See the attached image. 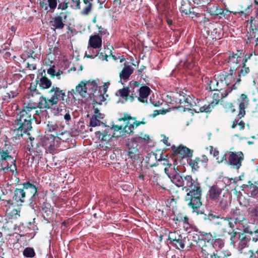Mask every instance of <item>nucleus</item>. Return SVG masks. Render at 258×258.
Segmentation results:
<instances>
[{
  "label": "nucleus",
  "instance_id": "f257e3e1",
  "mask_svg": "<svg viewBox=\"0 0 258 258\" xmlns=\"http://www.w3.org/2000/svg\"><path fill=\"white\" fill-rule=\"evenodd\" d=\"M176 185L182 187L186 192L184 201L187 206L194 212L199 209L202 205L201 183L197 178H193L191 175H177L174 177Z\"/></svg>",
  "mask_w": 258,
  "mask_h": 258
},
{
  "label": "nucleus",
  "instance_id": "f03ea898",
  "mask_svg": "<svg viewBox=\"0 0 258 258\" xmlns=\"http://www.w3.org/2000/svg\"><path fill=\"white\" fill-rule=\"evenodd\" d=\"M28 108L23 107V108L19 112L18 115L19 116L15 121L14 124V132L16 136L18 137H22L23 135L27 134L29 131L32 129V117L30 112Z\"/></svg>",
  "mask_w": 258,
  "mask_h": 258
},
{
  "label": "nucleus",
  "instance_id": "7ed1b4c3",
  "mask_svg": "<svg viewBox=\"0 0 258 258\" xmlns=\"http://www.w3.org/2000/svg\"><path fill=\"white\" fill-rule=\"evenodd\" d=\"M150 139L148 135H144L143 133L138 134L135 137L128 141L127 155L132 161L140 160V152L138 148V143L148 141Z\"/></svg>",
  "mask_w": 258,
  "mask_h": 258
},
{
  "label": "nucleus",
  "instance_id": "20e7f679",
  "mask_svg": "<svg viewBox=\"0 0 258 258\" xmlns=\"http://www.w3.org/2000/svg\"><path fill=\"white\" fill-rule=\"evenodd\" d=\"M34 91L29 96L28 101L24 103L23 107L32 110L33 109L39 108L40 109H48V105L46 104V97L38 92L34 86Z\"/></svg>",
  "mask_w": 258,
  "mask_h": 258
},
{
  "label": "nucleus",
  "instance_id": "39448f33",
  "mask_svg": "<svg viewBox=\"0 0 258 258\" xmlns=\"http://www.w3.org/2000/svg\"><path fill=\"white\" fill-rule=\"evenodd\" d=\"M48 94L49 96L47 98H46V104L49 106L48 109H51L53 105H57L61 99L63 100V97L65 96V92L63 90L54 86L48 91Z\"/></svg>",
  "mask_w": 258,
  "mask_h": 258
},
{
  "label": "nucleus",
  "instance_id": "423d86ee",
  "mask_svg": "<svg viewBox=\"0 0 258 258\" xmlns=\"http://www.w3.org/2000/svg\"><path fill=\"white\" fill-rule=\"evenodd\" d=\"M46 131L51 133L50 135L56 137L60 140H64L61 136L67 134V131L63 125L58 124L55 120H50L47 122Z\"/></svg>",
  "mask_w": 258,
  "mask_h": 258
},
{
  "label": "nucleus",
  "instance_id": "0eeeda50",
  "mask_svg": "<svg viewBox=\"0 0 258 258\" xmlns=\"http://www.w3.org/2000/svg\"><path fill=\"white\" fill-rule=\"evenodd\" d=\"M27 149L30 152L31 154L33 153V156H40L43 153V147L41 144V138L37 137L35 138L29 137L27 141Z\"/></svg>",
  "mask_w": 258,
  "mask_h": 258
},
{
  "label": "nucleus",
  "instance_id": "6e6552de",
  "mask_svg": "<svg viewBox=\"0 0 258 258\" xmlns=\"http://www.w3.org/2000/svg\"><path fill=\"white\" fill-rule=\"evenodd\" d=\"M172 155L174 157L181 158L180 162H181L185 158L189 159L193 155L194 150L190 149L183 145H180L176 147L173 145L171 147Z\"/></svg>",
  "mask_w": 258,
  "mask_h": 258
},
{
  "label": "nucleus",
  "instance_id": "1a4fd4ad",
  "mask_svg": "<svg viewBox=\"0 0 258 258\" xmlns=\"http://www.w3.org/2000/svg\"><path fill=\"white\" fill-rule=\"evenodd\" d=\"M206 84V89L209 90L210 91H217V90L224 91L223 84L221 82L219 75H215L213 78H209L205 77L204 79Z\"/></svg>",
  "mask_w": 258,
  "mask_h": 258
},
{
  "label": "nucleus",
  "instance_id": "9d476101",
  "mask_svg": "<svg viewBox=\"0 0 258 258\" xmlns=\"http://www.w3.org/2000/svg\"><path fill=\"white\" fill-rule=\"evenodd\" d=\"M98 88L97 85L95 81H88L85 82L81 81L76 87V91L78 92L82 97H85L87 94V89L90 90L92 89V91L96 93V90Z\"/></svg>",
  "mask_w": 258,
  "mask_h": 258
},
{
  "label": "nucleus",
  "instance_id": "9b49d317",
  "mask_svg": "<svg viewBox=\"0 0 258 258\" xmlns=\"http://www.w3.org/2000/svg\"><path fill=\"white\" fill-rule=\"evenodd\" d=\"M228 217L230 221L233 224V228L237 224H244V222L246 221L244 212L237 208L231 209L230 216Z\"/></svg>",
  "mask_w": 258,
  "mask_h": 258
},
{
  "label": "nucleus",
  "instance_id": "f8f14e48",
  "mask_svg": "<svg viewBox=\"0 0 258 258\" xmlns=\"http://www.w3.org/2000/svg\"><path fill=\"white\" fill-rule=\"evenodd\" d=\"M119 121H126L125 125L123 127L125 133L131 134L133 133L135 128L138 127L136 117L131 116L130 114L124 113L123 116L118 118Z\"/></svg>",
  "mask_w": 258,
  "mask_h": 258
},
{
  "label": "nucleus",
  "instance_id": "ddd939ff",
  "mask_svg": "<svg viewBox=\"0 0 258 258\" xmlns=\"http://www.w3.org/2000/svg\"><path fill=\"white\" fill-rule=\"evenodd\" d=\"M237 51L236 53H230L229 55L227 62L230 68V72H234L240 67L242 50H237Z\"/></svg>",
  "mask_w": 258,
  "mask_h": 258
},
{
  "label": "nucleus",
  "instance_id": "4468645a",
  "mask_svg": "<svg viewBox=\"0 0 258 258\" xmlns=\"http://www.w3.org/2000/svg\"><path fill=\"white\" fill-rule=\"evenodd\" d=\"M197 245L201 249L200 254L203 258H213L217 250L215 249L214 245L211 243L202 244V242L201 241Z\"/></svg>",
  "mask_w": 258,
  "mask_h": 258
},
{
  "label": "nucleus",
  "instance_id": "2eb2a0df",
  "mask_svg": "<svg viewBox=\"0 0 258 258\" xmlns=\"http://www.w3.org/2000/svg\"><path fill=\"white\" fill-rule=\"evenodd\" d=\"M208 161V158L205 155H203L201 157H197L194 159L191 158L187 159V163L191 168L192 171H198L201 166H206Z\"/></svg>",
  "mask_w": 258,
  "mask_h": 258
},
{
  "label": "nucleus",
  "instance_id": "dca6fc26",
  "mask_svg": "<svg viewBox=\"0 0 258 258\" xmlns=\"http://www.w3.org/2000/svg\"><path fill=\"white\" fill-rule=\"evenodd\" d=\"M243 159V154L242 152H230L227 164L238 169L241 166V162Z\"/></svg>",
  "mask_w": 258,
  "mask_h": 258
},
{
  "label": "nucleus",
  "instance_id": "f3484780",
  "mask_svg": "<svg viewBox=\"0 0 258 258\" xmlns=\"http://www.w3.org/2000/svg\"><path fill=\"white\" fill-rule=\"evenodd\" d=\"M56 138V137L50 135L45 136L43 138H41L43 150L44 149L46 153H52L55 150L56 144L55 139Z\"/></svg>",
  "mask_w": 258,
  "mask_h": 258
},
{
  "label": "nucleus",
  "instance_id": "a211bd4d",
  "mask_svg": "<svg viewBox=\"0 0 258 258\" xmlns=\"http://www.w3.org/2000/svg\"><path fill=\"white\" fill-rule=\"evenodd\" d=\"M222 215L217 221L214 223V225L223 232H227L228 228L233 229V224L230 222L229 217Z\"/></svg>",
  "mask_w": 258,
  "mask_h": 258
},
{
  "label": "nucleus",
  "instance_id": "6ab92c4d",
  "mask_svg": "<svg viewBox=\"0 0 258 258\" xmlns=\"http://www.w3.org/2000/svg\"><path fill=\"white\" fill-rule=\"evenodd\" d=\"M6 202V206H8L6 210V215L8 219H17L20 216V208L18 207V205L16 208L11 200H7Z\"/></svg>",
  "mask_w": 258,
  "mask_h": 258
},
{
  "label": "nucleus",
  "instance_id": "aec40b11",
  "mask_svg": "<svg viewBox=\"0 0 258 258\" xmlns=\"http://www.w3.org/2000/svg\"><path fill=\"white\" fill-rule=\"evenodd\" d=\"M199 234H195L193 235L192 240L196 244H199L202 241V244H207V243H211L213 242L214 238L210 232H206L204 231H199Z\"/></svg>",
  "mask_w": 258,
  "mask_h": 258
},
{
  "label": "nucleus",
  "instance_id": "412c9836",
  "mask_svg": "<svg viewBox=\"0 0 258 258\" xmlns=\"http://www.w3.org/2000/svg\"><path fill=\"white\" fill-rule=\"evenodd\" d=\"M249 102L247 95L245 94H241L239 98L237 99V103L238 105L239 113L237 117L241 119L245 115V109L247 107Z\"/></svg>",
  "mask_w": 258,
  "mask_h": 258
},
{
  "label": "nucleus",
  "instance_id": "4be33fe9",
  "mask_svg": "<svg viewBox=\"0 0 258 258\" xmlns=\"http://www.w3.org/2000/svg\"><path fill=\"white\" fill-rule=\"evenodd\" d=\"M2 230L8 233L9 236H12L15 233H18L20 231V227L17 224L13 223L11 219H6L1 227Z\"/></svg>",
  "mask_w": 258,
  "mask_h": 258
},
{
  "label": "nucleus",
  "instance_id": "5701e85b",
  "mask_svg": "<svg viewBox=\"0 0 258 258\" xmlns=\"http://www.w3.org/2000/svg\"><path fill=\"white\" fill-rule=\"evenodd\" d=\"M171 220L177 225L180 223L183 224V227L187 229L189 227L188 223L189 219L187 216H184L181 213H175L173 212V214L171 216Z\"/></svg>",
  "mask_w": 258,
  "mask_h": 258
},
{
  "label": "nucleus",
  "instance_id": "b1692460",
  "mask_svg": "<svg viewBox=\"0 0 258 258\" xmlns=\"http://www.w3.org/2000/svg\"><path fill=\"white\" fill-rule=\"evenodd\" d=\"M229 197L228 194L223 195L217 200L218 207L220 213L225 214L229 210Z\"/></svg>",
  "mask_w": 258,
  "mask_h": 258
},
{
  "label": "nucleus",
  "instance_id": "393cba45",
  "mask_svg": "<svg viewBox=\"0 0 258 258\" xmlns=\"http://www.w3.org/2000/svg\"><path fill=\"white\" fill-rule=\"evenodd\" d=\"M188 240L187 237H183L181 235H177V239L174 242H170V244L178 249H183L185 245H187V247L191 248L192 243L189 245L187 244Z\"/></svg>",
  "mask_w": 258,
  "mask_h": 258
},
{
  "label": "nucleus",
  "instance_id": "a878e982",
  "mask_svg": "<svg viewBox=\"0 0 258 258\" xmlns=\"http://www.w3.org/2000/svg\"><path fill=\"white\" fill-rule=\"evenodd\" d=\"M41 78H39V77L37 76L36 78V85L39 84V86L41 89H46L50 88L52 85V82L50 80L46 77L44 70L41 73Z\"/></svg>",
  "mask_w": 258,
  "mask_h": 258
},
{
  "label": "nucleus",
  "instance_id": "bb28decb",
  "mask_svg": "<svg viewBox=\"0 0 258 258\" xmlns=\"http://www.w3.org/2000/svg\"><path fill=\"white\" fill-rule=\"evenodd\" d=\"M232 89H233L232 87L229 91L224 89V91L223 90H217V91L214 93L212 97L213 100L211 102V105L215 107L222 99L228 95Z\"/></svg>",
  "mask_w": 258,
  "mask_h": 258
},
{
  "label": "nucleus",
  "instance_id": "cd10ccee",
  "mask_svg": "<svg viewBox=\"0 0 258 258\" xmlns=\"http://www.w3.org/2000/svg\"><path fill=\"white\" fill-rule=\"evenodd\" d=\"M233 73V72H230L229 73L223 72L219 74L221 82L223 84L224 88H225L227 91H229L228 90L230 89L228 86L233 83L235 80Z\"/></svg>",
  "mask_w": 258,
  "mask_h": 258
},
{
  "label": "nucleus",
  "instance_id": "c85d7f7f",
  "mask_svg": "<svg viewBox=\"0 0 258 258\" xmlns=\"http://www.w3.org/2000/svg\"><path fill=\"white\" fill-rule=\"evenodd\" d=\"M67 18V15L64 14L63 12H61L59 16L52 18V20L50 21L51 26L54 27L55 29H63L65 25L63 18L65 20Z\"/></svg>",
  "mask_w": 258,
  "mask_h": 258
},
{
  "label": "nucleus",
  "instance_id": "c756f323",
  "mask_svg": "<svg viewBox=\"0 0 258 258\" xmlns=\"http://www.w3.org/2000/svg\"><path fill=\"white\" fill-rule=\"evenodd\" d=\"M206 11L211 16H218L220 19L224 17L226 15L223 9L220 8L218 5H209L206 7Z\"/></svg>",
  "mask_w": 258,
  "mask_h": 258
},
{
  "label": "nucleus",
  "instance_id": "7c9ffc66",
  "mask_svg": "<svg viewBox=\"0 0 258 258\" xmlns=\"http://www.w3.org/2000/svg\"><path fill=\"white\" fill-rule=\"evenodd\" d=\"M21 189L23 190L24 194L27 198H29L34 193L35 194L38 190V188L34 184L30 181H26L22 184Z\"/></svg>",
  "mask_w": 258,
  "mask_h": 258
},
{
  "label": "nucleus",
  "instance_id": "2f4dec72",
  "mask_svg": "<svg viewBox=\"0 0 258 258\" xmlns=\"http://www.w3.org/2000/svg\"><path fill=\"white\" fill-rule=\"evenodd\" d=\"M140 85V82L138 81H132L130 83L128 88H130L129 99L131 101H133L136 98L138 99Z\"/></svg>",
  "mask_w": 258,
  "mask_h": 258
},
{
  "label": "nucleus",
  "instance_id": "473e14b6",
  "mask_svg": "<svg viewBox=\"0 0 258 258\" xmlns=\"http://www.w3.org/2000/svg\"><path fill=\"white\" fill-rule=\"evenodd\" d=\"M13 200L19 205V203L21 205L22 203L26 201L27 198L21 188H16L15 189L12 197Z\"/></svg>",
  "mask_w": 258,
  "mask_h": 258
},
{
  "label": "nucleus",
  "instance_id": "72a5a7b5",
  "mask_svg": "<svg viewBox=\"0 0 258 258\" xmlns=\"http://www.w3.org/2000/svg\"><path fill=\"white\" fill-rule=\"evenodd\" d=\"M139 96L138 97V100L142 103H147V98L150 94L151 90L147 86L139 87Z\"/></svg>",
  "mask_w": 258,
  "mask_h": 258
},
{
  "label": "nucleus",
  "instance_id": "f704fd0d",
  "mask_svg": "<svg viewBox=\"0 0 258 258\" xmlns=\"http://www.w3.org/2000/svg\"><path fill=\"white\" fill-rule=\"evenodd\" d=\"M102 45V38L99 35H94L90 36L89 40V46L88 49L92 48L94 49L99 48Z\"/></svg>",
  "mask_w": 258,
  "mask_h": 258
},
{
  "label": "nucleus",
  "instance_id": "c9c22d12",
  "mask_svg": "<svg viewBox=\"0 0 258 258\" xmlns=\"http://www.w3.org/2000/svg\"><path fill=\"white\" fill-rule=\"evenodd\" d=\"M41 211L42 217L46 221H48L53 216V209L48 203H44Z\"/></svg>",
  "mask_w": 258,
  "mask_h": 258
},
{
  "label": "nucleus",
  "instance_id": "e433bc0d",
  "mask_svg": "<svg viewBox=\"0 0 258 258\" xmlns=\"http://www.w3.org/2000/svg\"><path fill=\"white\" fill-rule=\"evenodd\" d=\"M222 190L216 185L210 187L208 195L209 198L213 201H217L221 196Z\"/></svg>",
  "mask_w": 258,
  "mask_h": 258
},
{
  "label": "nucleus",
  "instance_id": "4c0bfd02",
  "mask_svg": "<svg viewBox=\"0 0 258 258\" xmlns=\"http://www.w3.org/2000/svg\"><path fill=\"white\" fill-rule=\"evenodd\" d=\"M10 151L0 148V167H7L3 166V162L4 161L12 160L13 162H16L15 160L10 155Z\"/></svg>",
  "mask_w": 258,
  "mask_h": 258
},
{
  "label": "nucleus",
  "instance_id": "58836bf2",
  "mask_svg": "<svg viewBox=\"0 0 258 258\" xmlns=\"http://www.w3.org/2000/svg\"><path fill=\"white\" fill-rule=\"evenodd\" d=\"M242 66L240 69V71L238 73V78L236 83L232 85V89H236V84H239L241 81V78L247 75L250 73V69L249 67H246V64L244 63H242Z\"/></svg>",
  "mask_w": 258,
  "mask_h": 258
},
{
  "label": "nucleus",
  "instance_id": "ea45409f",
  "mask_svg": "<svg viewBox=\"0 0 258 258\" xmlns=\"http://www.w3.org/2000/svg\"><path fill=\"white\" fill-rule=\"evenodd\" d=\"M248 22L250 24V29L254 34V37H255V34H258V9L256 11V16L251 17Z\"/></svg>",
  "mask_w": 258,
  "mask_h": 258
},
{
  "label": "nucleus",
  "instance_id": "a19ab883",
  "mask_svg": "<svg viewBox=\"0 0 258 258\" xmlns=\"http://www.w3.org/2000/svg\"><path fill=\"white\" fill-rule=\"evenodd\" d=\"M47 3L45 1H40L39 6L40 8L47 11L48 8L54 11L57 7V0H47Z\"/></svg>",
  "mask_w": 258,
  "mask_h": 258
},
{
  "label": "nucleus",
  "instance_id": "79ce46f5",
  "mask_svg": "<svg viewBox=\"0 0 258 258\" xmlns=\"http://www.w3.org/2000/svg\"><path fill=\"white\" fill-rule=\"evenodd\" d=\"M133 73V69L130 66L124 67L119 73L120 81L122 79L124 81L128 79Z\"/></svg>",
  "mask_w": 258,
  "mask_h": 258
},
{
  "label": "nucleus",
  "instance_id": "37998d69",
  "mask_svg": "<svg viewBox=\"0 0 258 258\" xmlns=\"http://www.w3.org/2000/svg\"><path fill=\"white\" fill-rule=\"evenodd\" d=\"M96 135H98V138L100 140L102 146L107 145L109 141L112 138L110 135L105 134L100 131L98 132Z\"/></svg>",
  "mask_w": 258,
  "mask_h": 258
},
{
  "label": "nucleus",
  "instance_id": "c03bdc74",
  "mask_svg": "<svg viewBox=\"0 0 258 258\" xmlns=\"http://www.w3.org/2000/svg\"><path fill=\"white\" fill-rule=\"evenodd\" d=\"M214 107V106L211 105L210 103L208 105H204L203 106L199 107L197 108H195L194 111L196 113H203L205 112L209 113L211 112L212 109Z\"/></svg>",
  "mask_w": 258,
  "mask_h": 258
},
{
  "label": "nucleus",
  "instance_id": "a18cd8bd",
  "mask_svg": "<svg viewBox=\"0 0 258 258\" xmlns=\"http://www.w3.org/2000/svg\"><path fill=\"white\" fill-rule=\"evenodd\" d=\"M29 205L30 206L34 208L35 207L37 206V204L39 202V198L38 197V190H37L36 193L33 194L32 196H31L29 198Z\"/></svg>",
  "mask_w": 258,
  "mask_h": 258
},
{
  "label": "nucleus",
  "instance_id": "49530a36",
  "mask_svg": "<svg viewBox=\"0 0 258 258\" xmlns=\"http://www.w3.org/2000/svg\"><path fill=\"white\" fill-rule=\"evenodd\" d=\"M85 56L87 58H94L96 56H98V58L99 59H101L102 60H106L107 61V57L109 56L107 54H104L103 52H98L97 53H95V54H88L87 52L85 54Z\"/></svg>",
  "mask_w": 258,
  "mask_h": 258
},
{
  "label": "nucleus",
  "instance_id": "de8ad7c7",
  "mask_svg": "<svg viewBox=\"0 0 258 258\" xmlns=\"http://www.w3.org/2000/svg\"><path fill=\"white\" fill-rule=\"evenodd\" d=\"M251 195L254 198H258V183H252L250 181L248 182Z\"/></svg>",
  "mask_w": 258,
  "mask_h": 258
},
{
  "label": "nucleus",
  "instance_id": "09e8293b",
  "mask_svg": "<svg viewBox=\"0 0 258 258\" xmlns=\"http://www.w3.org/2000/svg\"><path fill=\"white\" fill-rule=\"evenodd\" d=\"M118 93L120 96L124 99L125 100H127L130 98V88L124 87L121 89H119L118 90Z\"/></svg>",
  "mask_w": 258,
  "mask_h": 258
},
{
  "label": "nucleus",
  "instance_id": "8fccbe9b",
  "mask_svg": "<svg viewBox=\"0 0 258 258\" xmlns=\"http://www.w3.org/2000/svg\"><path fill=\"white\" fill-rule=\"evenodd\" d=\"M164 178L162 177L160 174H156L153 177V181L157 183V184L162 187L163 189H166V186L163 182Z\"/></svg>",
  "mask_w": 258,
  "mask_h": 258
},
{
  "label": "nucleus",
  "instance_id": "3c124183",
  "mask_svg": "<svg viewBox=\"0 0 258 258\" xmlns=\"http://www.w3.org/2000/svg\"><path fill=\"white\" fill-rule=\"evenodd\" d=\"M240 119H239V118H237L236 116V118L232 122L231 125V128H235L238 125L240 130H243L245 128V122L242 120L239 121Z\"/></svg>",
  "mask_w": 258,
  "mask_h": 258
},
{
  "label": "nucleus",
  "instance_id": "603ef678",
  "mask_svg": "<svg viewBox=\"0 0 258 258\" xmlns=\"http://www.w3.org/2000/svg\"><path fill=\"white\" fill-rule=\"evenodd\" d=\"M23 254L26 257H33L35 255V252L32 247H27L24 249Z\"/></svg>",
  "mask_w": 258,
  "mask_h": 258
},
{
  "label": "nucleus",
  "instance_id": "864d4df0",
  "mask_svg": "<svg viewBox=\"0 0 258 258\" xmlns=\"http://www.w3.org/2000/svg\"><path fill=\"white\" fill-rule=\"evenodd\" d=\"M231 254L229 252H222L216 251L215 255L213 258H228L231 256Z\"/></svg>",
  "mask_w": 258,
  "mask_h": 258
},
{
  "label": "nucleus",
  "instance_id": "5fc2aeb1",
  "mask_svg": "<svg viewBox=\"0 0 258 258\" xmlns=\"http://www.w3.org/2000/svg\"><path fill=\"white\" fill-rule=\"evenodd\" d=\"M99 119L98 117L92 115L90 118V126L95 127L100 125L101 121Z\"/></svg>",
  "mask_w": 258,
  "mask_h": 258
},
{
  "label": "nucleus",
  "instance_id": "6e6d98bb",
  "mask_svg": "<svg viewBox=\"0 0 258 258\" xmlns=\"http://www.w3.org/2000/svg\"><path fill=\"white\" fill-rule=\"evenodd\" d=\"M223 107L226 111H231L232 113L235 112L236 109L234 108L233 104L231 102H225L223 104Z\"/></svg>",
  "mask_w": 258,
  "mask_h": 258
},
{
  "label": "nucleus",
  "instance_id": "4d7b16f0",
  "mask_svg": "<svg viewBox=\"0 0 258 258\" xmlns=\"http://www.w3.org/2000/svg\"><path fill=\"white\" fill-rule=\"evenodd\" d=\"M249 213L251 217L258 220V206H255L249 209Z\"/></svg>",
  "mask_w": 258,
  "mask_h": 258
},
{
  "label": "nucleus",
  "instance_id": "13d9d810",
  "mask_svg": "<svg viewBox=\"0 0 258 258\" xmlns=\"http://www.w3.org/2000/svg\"><path fill=\"white\" fill-rule=\"evenodd\" d=\"M224 214H221L219 215H216L212 213H209L208 215H206L205 214V217H204V219L205 220H209L210 221H212L213 219H219L222 215H224Z\"/></svg>",
  "mask_w": 258,
  "mask_h": 258
},
{
  "label": "nucleus",
  "instance_id": "bf43d9fd",
  "mask_svg": "<svg viewBox=\"0 0 258 258\" xmlns=\"http://www.w3.org/2000/svg\"><path fill=\"white\" fill-rule=\"evenodd\" d=\"M102 133H103L105 134L110 135L111 138H117L120 136V134L119 135H115V133H113L111 127H109V126H106L105 129L103 132H102Z\"/></svg>",
  "mask_w": 258,
  "mask_h": 258
},
{
  "label": "nucleus",
  "instance_id": "052dcab7",
  "mask_svg": "<svg viewBox=\"0 0 258 258\" xmlns=\"http://www.w3.org/2000/svg\"><path fill=\"white\" fill-rule=\"evenodd\" d=\"M249 240L248 239H247L246 240H244L243 241H239L238 247L239 248V250H240V252L242 253V249L247 246H248L249 243Z\"/></svg>",
  "mask_w": 258,
  "mask_h": 258
},
{
  "label": "nucleus",
  "instance_id": "680f3d73",
  "mask_svg": "<svg viewBox=\"0 0 258 258\" xmlns=\"http://www.w3.org/2000/svg\"><path fill=\"white\" fill-rule=\"evenodd\" d=\"M190 13L188 14L189 17L193 19L194 17L199 18L201 16L202 14L200 12H198L196 11H195V8L193 7L191 8V10H190Z\"/></svg>",
  "mask_w": 258,
  "mask_h": 258
},
{
  "label": "nucleus",
  "instance_id": "e2e57ef3",
  "mask_svg": "<svg viewBox=\"0 0 258 258\" xmlns=\"http://www.w3.org/2000/svg\"><path fill=\"white\" fill-rule=\"evenodd\" d=\"M191 8L188 6H186V5H182L180 8V11L182 13H184L185 15H188L189 13H190V10H191Z\"/></svg>",
  "mask_w": 258,
  "mask_h": 258
},
{
  "label": "nucleus",
  "instance_id": "0e129e2a",
  "mask_svg": "<svg viewBox=\"0 0 258 258\" xmlns=\"http://www.w3.org/2000/svg\"><path fill=\"white\" fill-rule=\"evenodd\" d=\"M92 6V4H89V5H87L83 9V10L81 12V14L83 15H88L91 10Z\"/></svg>",
  "mask_w": 258,
  "mask_h": 258
},
{
  "label": "nucleus",
  "instance_id": "69168bd1",
  "mask_svg": "<svg viewBox=\"0 0 258 258\" xmlns=\"http://www.w3.org/2000/svg\"><path fill=\"white\" fill-rule=\"evenodd\" d=\"M213 242L216 246H218L219 247H222L224 245V241L221 238L214 239Z\"/></svg>",
  "mask_w": 258,
  "mask_h": 258
},
{
  "label": "nucleus",
  "instance_id": "338daca9",
  "mask_svg": "<svg viewBox=\"0 0 258 258\" xmlns=\"http://www.w3.org/2000/svg\"><path fill=\"white\" fill-rule=\"evenodd\" d=\"M245 258H257L252 250H249L247 252H243Z\"/></svg>",
  "mask_w": 258,
  "mask_h": 258
},
{
  "label": "nucleus",
  "instance_id": "774afa93",
  "mask_svg": "<svg viewBox=\"0 0 258 258\" xmlns=\"http://www.w3.org/2000/svg\"><path fill=\"white\" fill-rule=\"evenodd\" d=\"M210 153L211 154L213 155L214 157H217L219 154V152L217 150V148H214L212 146H210Z\"/></svg>",
  "mask_w": 258,
  "mask_h": 258
}]
</instances>
